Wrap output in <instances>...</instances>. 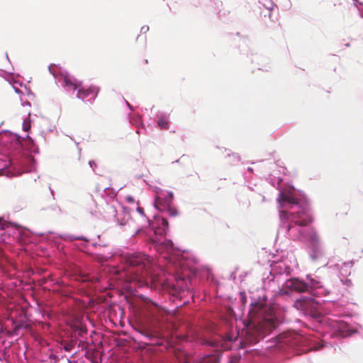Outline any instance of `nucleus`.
<instances>
[{
  "label": "nucleus",
  "instance_id": "obj_10",
  "mask_svg": "<svg viewBox=\"0 0 363 363\" xmlns=\"http://www.w3.org/2000/svg\"><path fill=\"white\" fill-rule=\"evenodd\" d=\"M159 222V228L155 231V234L163 235L165 233L166 230L169 227L168 221L166 218H162L158 220Z\"/></svg>",
  "mask_w": 363,
  "mask_h": 363
},
{
  "label": "nucleus",
  "instance_id": "obj_20",
  "mask_svg": "<svg viewBox=\"0 0 363 363\" xmlns=\"http://www.w3.org/2000/svg\"><path fill=\"white\" fill-rule=\"evenodd\" d=\"M125 201L126 202H128V203H135V199L133 196H127L125 197Z\"/></svg>",
  "mask_w": 363,
  "mask_h": 363
},
{
  "label": "nucleus",
  "instance_id": "obj_24",
  "mask_svg": "<svg viewBox=\"0 0 363 363\" xmlns=\"http://www.w3.org/2000/svg\"><path fill=\"white\" fill-rule=\"evenodd\" d=\"M238 359L237 357H233L230 359V362L228 363H238Z\"/></svg>",
  "mask_w": 363,
  "mask_h": 363
},
{
  "label": "nucleus",
  "instance_id": "obj_22",
  "mask_svg": "<svg viewBox=\"0 0 363 363\" xmlns=\"http://www.w3.org/2000/svg\"><path fill=\"white\" fill-rule=\"evenodd\" d=\"M284 227L286 228L287 233H289L291 230L294 228L292 224H288L287 225H285Z\"/></svg>",
  "mask_w": 363,
  "mask_h": 363
},
{
  "label": "nucleus",
  "instance_id": "obj_1",
  "mask_svg": "<svg viewBox=\"0 0 363 363\" xmlns=\"http://www.w3.org/2000/svg\"><path fill=\"white\" fill-rule=\"evenodd\" d=\"M249 318V323L242 330L241 333L230 331L226 335V340L235 342L240 338V347H245L248 345L258 342L281 322L272 309L258 304L250 310Z\"/></svg>",
  "mask_w": 363,
  "mask_h": 363
},
{
  "label": "nucleus",
  "instance_id": "obj_11",
  "mask_svg": "<svg viewBox=\"0 0 363 363\" xmlns=\"http://www.w3.org/2000/svg\"><path fill=\"white\" fill-rule=\"evenodd\" d=\"M337 266L340 268V272L343 276H346L347 274H350V269L352 266V262H343L337 264Z\"/></svg>",
  "mask_w": 363,
  "mask_h": 363
},
{
  "label": "nucleus",
  "instance_id": "obj_16",
  "mask_svg": "<svg viewBox=\"0 0 363 363\" xmlns=\"http://www.w3.org/2000/svg\"><path fill=\"white\" fill-rule=\"evenodd\" d=\"M31 128L30 117H27L23 122V130L26 132L28 131Z\"/></svg>",
  "mask_w": 363,
  "mask_h": 363
},
{
  "label": "nucleus",
  "instance_id": "obj_30",
  "mask_svg": "<svg viewBox=\"0 0 363 363\" xmlns=\"http://www.w3.org/2000/svg\"><path fill=\"white\" fill-rule=\"evenodd\" d=\"M82 281H88V279H83Z\"/></svg>",
  "mask_w": 363,
  "mask_h": 363
},
{
  "label": "nucleus",
  "instance_id": "obj_14",
  "mask_svg": "<svg viewBox=\"0 0 363 363\" xmlns=\"http://www.w3.org/2000/svg\"><path fill=\"white\" fill-rule=\"evenodd\" d=\"M157 124L161 129H167L169 128L168 121L164 117L160 118L157 122Z\"/></svg>",
  "mask_w": 363,
  "mask_h": 363
},
{
  "label": "nucleus",
  "instance_id": "obj_18",
  "mask_svg": "<svg viewBox=\"0 0 363 363\" xmlns=\"http://www.w3.org/2000/svg\"><path fill=\"white\" fill-rule=\"evenodd\" d=\"M272 3L269 2V6H267L264 12V17H268L269 19L272 18Z\"/></svg>",
  "mask_w": 363,
  "mask_h": 363
},
{
  "label": "nucleus",
  "instance_id": "obj_19",
  "mask_svg": "<svg viewBox=\"0 0 363 363\" xmlns=\"http://www.w3.org/2000/svg\"><path fill=\"white\" fill-rule=\"evenodd\" d=\"M137 211L140 213V217L143 219V220L145 221V222H148V220L146 219V218L145 216L143 208L140 207V206H138L137 207Z\"/></svg>",
  "mask_w": 363,
  "mask_h": 363
},
{
  "label": "nucleus",
  "instance_id": "obj_4",
  "mask_svg": "<svg viewBox=\"0 0 363 363\" xmlns=\"http://www.w3.org/2000/svg\"><path fill=\"white\" fill-rule=\"evenodd\" d=\"M173 193L164 190L156 192L154 205L162 212H167L171 216H176L178 213L177 208L172 205Z\"/></svg>",
  "mask_w": 363,
  "mask_h": 363
},
{
  "label": "nucleus",
  "instance_id": "obj_28",
  "mask_svg": "<svg viewBox=\"0 0 363 363\" xmlns=\"http://www.w3.org/2000/svg\"><path fill=\"white\" fill-rule=\"evenodd\" d=\"M125 224H126V221H125V222H122V221H121V222H120V225H125Z\"/></svg>",
  "mask_w": 363,
  "mask_h": 363
},
{
  "label": "nucleus",
  "instance_id": "obj_7",
  "mask_svg": "<svg viewBox=\"0 0 363 363\" xmlns=\"http://www.w3.org/2000/svg\"><path fill=\"white\" fill-rule=\"evenodd\" d=\"M291 222L299 226H306L313 222V218L308 212L303 208L291 213Z\"/></svg>",
  "mask_w": 363,
  "mask_h": 363
},
{
  "label": "nucleus",
  "instance_id": "obj_25",
  "mask_svg": "<svg viewBox=\"0 0 363 363\" xmlns=\"http://www.w3.org/2000/svg\"><path fill=\"white\" fill-rule=\"evenodd\" d=\"M89 164L90 167H92L93 169H94V167L96 166V163L94 161H89Z\"/></svg>",
  "mask_w": 363,
  "mask_h": 363
},
{
  "label": "nucleus",
  "instance_id": "obj_23",
  "mask_svg": "<svg viewBox=\"0 0 363 363\" xmlns=\"http://www.w3.org/2000/svg\"><path fill=\"white\" fill-rule=\"evenodd\" d=\"M77 158L79 160L81 154V150L78 148V147H76L75 148Z\"/></svg>",
  "mask_w": 363,
  "mask_h": 363
},
{
  "label": "nucleus",
  "instance_id": "obj_27",
  "mask_svg": "<svg viewBox=\"0 0 363 363\" xmlns=\"http://www.w3.org/2000/svg\"><path fill=\"white\" fill-rule=\"evenodd\" d=\"M262 6H264V4H262V2L259 1L258 8H259V10H262Z\"/></svg>",
  "mask_w": 363,
  "mask_h": 363
},
{
  "label": "nucleus",
  "instance_id": "obj_6",
  "mask_svg": "<svg viewBox=\"0 0 363 363\" xmlns=\"http://www.w3.org/2000/svg\"><path fill=\"white\" fill-rule=\"evenodd\" d=\"M288 290L298 293H303L308 291V286L304 281L298 279L292 278L285 281L283 288L280 289V293L284 295H288Z\"/></svg>",
  "mask_w": 363,
  "mask_h": 363
},
{
  "label": "nucleus",
  "instance_id": "obj_3",
  "mask_svg": "<svg viewBox=\"0 0 363 363\" xmlns=\"http://www.w3.org/2000/svg\"><path fill=\"white\" fill-rule=\"evenodd\" d=\"M62 82L64 86L69 89L70 90H76L77 98L82 101L87 98H90V99H95L100 91V88L96 85H90L89 86H84L82 85V82L67 75L63 76Z\"/></svg>",
  "mask_w": 363,
  "mask_h": 363
},
{
  "label": "nucleus",
  "instance_id": "obj_13",
  "mask_svg": "<svg viewBox=\"0 0 363 363\" xmlns=\"http://www.w3.org/2000/svg\"><path fill=\"white\" fill-rule=\"evenodd\" d=\"M266 26L272 31H276L279 29L280 28V23H277V21H274L273 19L271 20L270 24L266 23Z\"/></svg>",
  "mask_w": 363,
  "mask_h": 363
},
{
  "label": "nucleus",
  "instance_id": "obj_8",
  "mask_svg": "<svg viewBox=\"0 0 363 363\" xmlns=\"http://www.w3.org/2000/svg\"><path fill=\"white\" fill-rule=\"evenodd\" d=\"M294 238L297 240H309L313 244L318 242V236L313 229H310L305 233L303 230H298L297 235H294Z\"/></svg>",
  "mask_w": 363,
  "mask_h": 363
},
{
  "label": "nucleus",
  "instance_id": "obj_31",
  "mask_svg": "<svg viewBox=\"0 0 363 363\" xmlns=\"http://www.w3.org/2000/svg\"><path fill=\"white\" fill-rule=\"evenodd\" d=\"M184 363H189V362L187 361V359L185 360Z\"/></svg>",
  "mask_w": 363,
  "mask_h": 363
},
{
  "label": "nucleus",
  "instance_id": "obj_21",
  "mask_svg": "<svg viewBox=\"0 0 363 363\" xmlns=\"http://www.w3.org/2000/svg\"><path fill=\"white\" fill-rule=\"evenodd\" d=\"M142 333H143L144 335H145V336H147V337H149V339H150V340L152 339V338L155 337V335H152V333H150L149 331H146V330H145V331L142 332Z\"/></svg>",
  "mask_w": 363,
  "mask_h": 363
},
{
  "label": "nucleus",
  "instance_id": "obj_17",
  "mask_svg": "<svg viewBox=\"0 0 363 363\" xmlns=\"http://www.w3.org/2000/svg\"><path fill=\"white\" fill-rule=\"evenodd\" d=\"M347 326L348 325H347V323H345L344 321H339L337 323V328L340 330V331L342 334L345 332V330L347 329Z\"/></svg>",
  "mask_w": 363,
  "mask_h": 363
},
{
  "label": "nucleus",
  "instance_id": "obj_26",
  "mask_svg": "<svg viewBox=\"0 0 363 363\" xmlns=\"http://www.w3.org/2000/svg\"><path fill=\"white\" fill-rule=\"evenodd\" d=\"M72 348V345H69V344H67L65 346V350L67 351H69Z\"/></svg>",
  "mask_w": 363,
  "mask_h": 363
},
{
  "label": "nucleus",
  "instance_id": "obj_5",
  "mask_svg": "<svg viewBox=\"0 0 363 363\" xmlns=\"http://www.w3.org/2000/svg\"><path fill=\"white\" fill-rule=\"evenodd\" d=\"M294 306L305 315L314 318L318 315L319 303L311 297L302 296L294 301Z\"/></svg>",
  "mask_w": 363,
  "mask_h": 363
},
{
  "label": "nucleus",
  "instance_id": "obj_12",
  "mask_svg": "<svg viewBox=\"0 0 363 363\" xmlns=\"http://www.w3.org/2000/svg\"><path fill=\"white\" fill-rule=\"evenodd\" d=\"M279 218L283 226L285 225L286 223L289 220H291V213H289L286 211H281L279 212Z\"/></svg>",
  "mask_w": 363,
  "mask_h": 363
},
{
  "label": "nucleus",
  "instance_id": "obj_9",
  "mask_svg": "<svg viewBox=\"0 0 363 363\" xmlns=\"http://www.w3.org/2000/svg\"><path fill=\"white\" fill-rule=\"evenodd\" d=\"M279 201L280 203H289L291 204H298V199L288 194H281L279 197Z\"/></svg>",
  "mask_w": 363,
  "mask_h": 363
},
{
  "label": "nucleus",
  "instance_id": "obj_2",
  "mask_svg": "<svg viewBox=\"0 0 363 363\" xmlns=\"http://www.w3.org/2000/svg\"><path fill=\"white\" fill-rule=\"evenodd\" d=\"M122 259L125 264L122 277L126 282L143 287L147 284L149 277L153 280V261L147 255L143 252L128 253L122 256Z\"/></svg>",
  "mask_w": 363,
  "mask_h": 363
},
{
  "label": "nucleus",
  "instance_id": "obj_29",
  "mask_svg": "<svg viewBox=\"0 0 363 363\" xmlns=\"http://www.w3.org/2000/svg\"><path fill=\"white\" fill-rule=\"evenodd\" d=\"M26 138H27L28 140H30L31 142L33 141V140H32V139H31L28 135H27V136H26Z\"/></svg>",
  "mask_w": 363,
  "mask_h": 363
},
{
  "label": "nucleus",
  "instance_id": "obj_15",
  "mask_svg": "<svg viewBox=\"0 0 363 363\" xmlns=\"http://www.w3.org/2000/svg\"><path fill=\"white\" fill-rule=\"evenodd\" d=\"M199 363H218V361L213 356H207L204 357Z\"/></svg>",
  "mask_w": 363,
  "mask_h": 363
}]
</instances>
